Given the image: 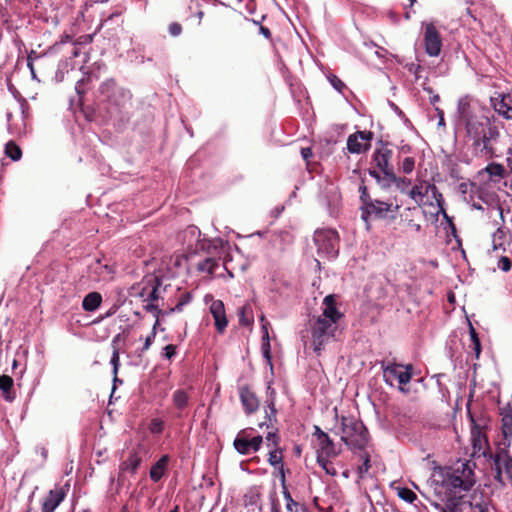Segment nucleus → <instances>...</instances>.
<instances>
[{
	"mask_svg": "<svg viewBox=\"0 0 512 512\" xmlns=\"http://www.w3.org/2000/svg\"><path fill=\"white\" fill-rule=\"evenodd\" d=\"M459 120L464 124L467 135L481 155L491 157L494 153L491 141H495L500 133L493 125L487 113L470 96L461 97L457 104Z\"/></svg>",
	"mask_w": 512,
	"mask_h": 512,
	"instance_id": "nucleus-1",
	"label": "nucleus"
},
{
	"mask_svg": "<svg viewBox=\"0 0 512 512\" xmlns=\"http://www.w3.org/2000/svg\"><path fill=\"white\" fill-rule=\"evenodd\" d=\"M131 92L118 85L114 79L103 81L95 96L97 117L103 122L116 121L119 123L129 120L131 108ZM89 120L96 116L87 115Z\"/></svg>",
	"mask_w": 512,
	"mask_h": 512,
	"instance_id": "nucleus-2",
	"label": "nucleus"
},
{
	"mask_svg": "<svg viewBox=\"0 0 512 512\" xmlns=\"http://www.w3.org/2000/svg\"><path fill=\"white\" fill-rule=\"evenodd\" d=\"M361 219L368 224L370 220L395 219L400 204L394 201H383L372 198L367 187L362 183L359 186Z\"/></svg>",
	"mask_w": 512,
	"mask_h": 512,
	"instance_id": "nucleus-3",
	"label": "nucleus"
},
{
	"mask_svg": "<svg viewBox=\"0 0 512 512\" xmlns=\"http://www.w3.org/2000/svg\"><path fill=\"white\" fill-rule=\"evenodd\" d=\"M474 465L465 461L449 469L444 476L443 485L454 495L468 492L476 483Z\"/></svg>",
	"mask_w": 512,
	"mask_h": 512,
	"instance_id": "nucleus-4",
	"label": "nucleus"
},
{
	"mask_svg": "<svg viewBox=\"0 0 512 512\" xmlns=\"http://www.w3.org/2000/svg\"><path fill=\"white\" fill-rule=\"evenodd\" d=\"M341 440L353 451H364L369 442V433L359 419L353 416H342Z\"/></svg>",
	"mask_w": 512,
	"mask_h": 512,
	"instance_id": "nucleus-5",
	"label": "nucleus"
},
{
	"mask_svg": "<svg viewBox=\"0 0 512 512\" xmlns=\"http://www.w3.org/2000/svg\"><path fill=\"white\" fill-rule=\"evenodd\" d=\"M338 325H333L323 319L312 317L309 320V333L313 351L319 356L325 346L335 339Z\"/></svg>",
	"mask_w": 512,
	"mask_h": 512,
	"instance_id": "nucleus-6",
	"label": "nucleus"
},
{
	"mask_svg": "<svg viewBox=\"0 0 512 512\" xmlns=\"http://www.w3.org/2000/svg\"><path fill=\"white\" fill-rule=\"evenodd\" d=\"M510 446L509 442L499 444L492 456L495 471L494 479L502 487L505 486L503 474L507 476L512 486V456L509 452Z\"/></svg>",
	"mask_w": 512,
	"mask_h": 512,
	"instance_id": "nucleus-7",
	"label": "nucleus"
},
{
	"mask_svg": "<svg viewBox=\"0 0 512 512\" xmlns=\"http://www.w3.org/2000/svg\"><path fill=\"white\" fill-rule=\"evenodd\" d=\"M314 242L320 256L335 259L339 253V235L334 229H319L314 233Z\"/></svg>",
	"mask_w": 512,
	"mask_h": 512,
	"instance_id": "nucleus-8",
	"label": "nucleus"
},
{
	"mask_svg": "<svg viewBox=\"0 0 512 512\" xmlns=\"http://www.w3.org/2000/svg\"><path fill=\"white\" fill-rule=\"evenodd\" d=\"M201 232L197 226L190 225L182 232V240L187 246V253L197 254L200 251L211 254V249H216L210 240L201 239Z\"/></svg>",
	"mask_w": 512,
	"mask_h": 512,
	"instance_id": "nucleus-9",
	"label": "nucleus"
},
{
	"mask_svg": "<svg viewBox=\"0 0 512 512\" xmlns=\"http://www.w3.org/2000/svg\"><path fill=\"white\" fill-rule=\"evenodd\" d=\"M382 369L385 382L389 385H392L393 380H397L401 385H406L412 379L413 367L411 364L388 363L384 365L382 363Z\"/></svg>",
	"mask_w": 512,
	"mask_h": 512,
	"instance_id": "nucleus-10",
	"label": "nucleus"
},
{
	"mask_svg": "<svg viewBox=\"0 0 512 512\" xmlns=\"http://www.w3.org/2000/svg\"><path fill=\"white\" fill-rule=\"evenodd\" d=\"M423 40L425 52L430 57H437L441 53L442 38L436 26L432 22H422Z\"/></svg>",
	"mask_w": 512,
	"mask_h": 512,
	"instance_id": "nucleus-11",
	"label": "nucleus"
},
{
	"mask_svg": "<svg viewBox=\"0 0 512 512\" xmlns=\"http://www.w3.org/2000/svg\"><path fill=\"white\" fill-rule=\"evenodd\" d=\"M313 436L316 438V458L323 460L324 457H337L340 454V448L319 426L314 427Z\"/></svg>",
	"mask_w": 512,
	"mask_h": 512,
	"instance_id": "nucleus-12",
	"label": "nucleus"
},
{
	"mask_svg": "<svg viewBox=\"0 0 512 512\" xmlns=\"http://www.w3.org/2000/svg\"><path fill=\"white\" fill-rule=\"evenodd\" d=\"M88 273L94 281H108L113 278L115 268L105 259L95 258L88 265Z\"/></svg>",
	"mask_w": 512,
	"mask_h": 512,
	"instance_id": "nucleus-13",
	"label": "nucleus"
},
{
	"mask_svg": "<svg viewBox=\"0 0 512 512\" xmlns=\"http://www.w3.org/2000/svg\"><path fill=\"white\" fill-rule=\"evenodd\" d=\"M371 131H357L350 134L347 139V149L352 154H360L370 149Z\"/></svg>",
	"mask_w": 512,
	"mask_h": 512,
	"instance_id": "nucleus-14",
	"label": "nucleus"
},
{
	"mask_svg": "<svg viewBox=\"0 0 512 512\" xmlns=\"http://www.w3.org/2000/svg\"><path fill=\"white\" fill-rule=\"evenodd\" d=\"M392 155V150L387 145H382L380 148L375 149L372 155V164L383 173L382 177H388V174L394 172L393 165L391 164Z\"/></svg>",
	"mask_w": 512,
	"mask_h": 512,
	"instance_id": "nucleus-15",
	"label": "nucleus"
},
{
	"mask_svg": "<svg viewBox=\"0 0 512 512\" xmlns=\"http://www.w3.org/2000/svg\"><path fill=\"white\" fill-rule=\"evenodd\" d=\"M369 175L373 177L382 188H389L393 183L402 193L407 192L408 187L411 185L410 179L396 176L394 172L388 174V177H381L377 170L369 169Z\"/></svg>",
	"mask_w": 512,
	"mask_h": 512,
	"instance_id": "nucleus-16",
	"label": "nucleus"
},
{
	"mask_svg": "<svg viewBox=\"0 0 512 512\" xmlns=\"http://www.w3.org/2000/svg\"><path fill=\"white\" fill-rule=\"evenodd\" d=\"M319 319H323L333 325H338L343 314L336 307V300L333 294H329L323 299V310L322 313L316 316Z\"/></svg>",
	"mask_w": 512,
	"mask_h": 512,
	"instance_id": "nucleus-17",
	"label": "nucleus"
},
{
	"mask_svg": "<svg viewBox=\"0 0 512 512\" xmlns=\"http://www.w3.org/2000/svg\"><path fill=\"white\" fill-rule=\"evenodd\" d=\"M160 285V280L157 277H153L137 287H132V290H138L135 295L144 298V301L155 302L159 299L158 289Z\"/></svg>",
	"mask_w": 512,
	"mask_h": 512,
	"instance_id": "nucleus-18",
	"label": "nucleus"
},
{
	"mask_svg": "<svg viewBox=\"0 0 512 512\" xmlns=\"http://www.w3.org/2000/svg\"><path fill=\"white\" fill-rule=\"evenodd\" d=\"M263 443L261 435L254 436L249 439L235 438L233 445L236 451L241 455H248L252 452H257Z\"/></svg>",
	"mask_w": 512,
	"mask_h": 512,
	"instance_id": "nucleus-19",
	"label": "nucleus"
},
{
	"mask_svg": "<svg viewBox=\"0 0 512 512\" xmlns=\"http://www.w3.org/2000/svg\"><path fill=\"white\" fill-rule=\"evenodd\" d=\"M210 313L213 316L217 332L224 333L228 326L224 303L221 300H214L210 305Z\"/></svg>",
	"mask_w": 512,
	"mask_h": 512,
	"instance_id": "nucleus-20",
	"label": "nucleus"
},
{
	"mask_svg": "<svg viewBox=\"0 0 512 512\" xmlns=\"http://www.w3.org/2000/svg\"><path fill=\"white\" fill-rule=\"evenodd\" d=\"M261 497L262 493L259 486H252L245 492L243 495V505L248 512L256 510L262 512Z\"/></svg>",
	"mask_w": 512,
	"mask_h": 512,
	"instance_id": "nucleus-21",
	"label": "nucleus"
},
{
	"mask_svg": "<svg viewBox=\"0 0 512 512\" xmlns=\"http://www.w3.org/2000/svg\"><path fill=\"white\" fill-rule=\"evenodd\" d=\"M66 493L62 487H56L49 491L42 501V512H54L65 499Z\"/></svg>",
	"mask_w": 512,
	"mask_h": 512,
	"instance_id": "nucleus-22",
	"label": "nucleus"
},
{
	"mask_svg": "<svg viewBox=\"0 0 512 512\" xmlns=\"http://www.w3.org/2000/svg\"><path fill=\"white\" fill-rule=\"evenodd\" d=\"M239 396L241 404L247 414H252L258 410L259 400L248 386L240 388Z\"/></svg>",
	"mask_w": 512,
	"mask_h": 512,
	"instance_id": "nucleus-23",
	"label": "nucleus"
},
{
	"mask_svg": "<svg viewBox=\"0 0 512 512\" xmlns=\"http://www.w3.org/2000/svg\"><path fill=\"white\" fill-rule=\"evenodd\" d=\"M142 448L138 446L137 448H133L127 457L121 464L120 470L122 472H129L131 474H135L142 463Z\"/></svg>",
	"mask_w": 512,
	"mask_h": 512,
	"instance_id": "nucleus-24",
	"label": "nucleus"
},
{
	"mask_svg": "<svg viewBox=\"0 0 512 512\" xmlns=\"http://www.w3.org/2000/svg\"><path fill=\"white\" fill-rule=\"evenodd\" d=\"M502 434L504 442H512V407L508 404L502 409Z\"/></svg>",
	"mask_w": 512,
	"mask_h": 512,
	"instance_id": "nucleus-25",
	"label": "nucleus"
},
{
	"mask_svg": "<svg viewBox=\"0 0 512 512\" xmlns=\"http://www.w3.org/2000/svg\"><path fill=\"white\" fill-rule=\"evenodd\" d=\"M431 191L435 193L437 187L434 184H426L425 187L422 185H414L407 193L408 196L414 200L418 205H421L424 197Z\"/></svg>",
	"mask_w": 512,
	"mask_h": 512,
	"instance_id": "nucleus-26",
	"label": "nucleus"
},
{
	"mask_svg": "<svg viewBox=\"0 0 512 512\" xmlns=\"http://www.w3.org/2000/svg\"><path fill=\"white\" fill-rule=\"evenodd\" d=\"M169 463V456L162 455L150 469L149 475L153 482H158L164 476Z\"/></svg>",
	"mask_w": 512,
	"mask_h": 512,
	"instance_id": "nucleus-27",
	"label": "nucleus"
},
{
	"mask_svg": "<svg viewBox=\"0 0 512 512\" xmlns=\"http://www.w3.org/2000/svg\"><path fill=\"white\" fill-rule=\"evenodd\" d=\"M508 101H512L510 95L502 96L501 99H492L495 111L502 115L505 119H510V114L512 112V105Z\"/></svg>",
	"mask_w": 512,
	"mask_h": 512,
	"instance_id": "nucleus-28",
	"label": "nucleus"
},
{
	"mask_svg": "<svg viewBox=\"0 0 512 512\" xmlns=\"http://www.w3.org/2000/svg\"><path fill=\"white\" fill-rule=\"evenodd\" d=\"M102 303V295L99 292H89L82 300V308L86 312H94Z\"/></svg>",
	"mask_w": 512,
	"mask_h": 512,
	"instance_id": "nucleus-29",
	"label": "nucleus"
},
{
	"mask_svg": "<svg viewBox=\"0 0 512 512\" xmlns=\"http://www.w3.org/2000/svg\"><path fill=\"white\" fill-rule=\"evenodd\" d=\"M219 261V258L206 256L205 258L197 262L196 269L201 273H207L209 275H212L214 274L215 270L219 267Z\"/></svg>",
	"mask_w": 512,
	"mask_h": 512,
	"instance_id": "nucleus-30",
	"label": "nucleus"
},
{
	"mask_svg": "<svg viewBox=\"0 0 512 512\" xmlns=\"http://www.w3.org/2000/svg\"><path fill=\"white\" fill-rule=\"evenodd\" d=\"M507 233L503 228H498L492 235V254L505 252Z\"/></svg>",
	"mask_w": 512,
	"mask_h": 512,
	"instance_id": "nucleus-31",
	"label": "nucleus"
},
{
	"mask_svg": "<svg viewBox=\"0 0 512 512\" xmlns=\"http://www.w3.org/2000/svg\"><path fill=\"white\" fill-rule=\"evenodd\" d=\"M262 343H261V351L262 355L267 363L272 368V357H271V346H270V338L267 329V325H262Z\"/></svg>",
	"mask_w": 512,
	"mask_h": 512,
	"instance_id": "nucleus-32",
	"label": "nucleus"
},
{
	"mask_svg": "<svg viewBox=\"0 0 512 512\" xmlns=\"http://www.w3.org/2000/svg\"><path fill=\"white\" fill-rule=\"evenodd\" d=\"M13 379L10 376H0V391L4 399L8 402H12L15 399V394L12 392Z\"/></svg>",
	"mask_w": 512,
	"mask_h": 512,
	"instance_id": "nucleus-33",
	"label": "nucleus"
},
{
	"mask_svg": "<svg viewBox=\"0 0 512 512\" xmlns=\"http://www.w3.org/2000/svg\"><path fill=\"white\" fill-rule=\"evenodd\" d=\"M120 338H121V335L120 334H117L116 336H114V338L112 339V342H111V346H112V356H111V359H110V364L112 365V372H113V375H118V370H119V367H120V356H119V347H118V342L120 341Z\"/></svg>",
	"mask_w": 512,
	"mask_h": 512,
	"instance_id": "nucleus-34",
	"label": "nucleus"
},
{
	"mask_svg": "<svg viewBox=\"0 0 512 512\" xmlns=\"http://www.w3.org/2000/svg\"><path fill=\"white\" fill-rule=\"evenodd\" d=\"M189 400V394L187 393V391L183 389H178L173 393V404L179 410H183L184 408H186L188 406Z\"/></svg>",
	"mask_w": 512,
	"mask_h": 512,
	"instance_id": "nucleus-35",
	"label": "nucleus"
},
{
	"mask_svg": "<svg viewBox=\"0 0 512 512\" xmlns=\"http://www.w3.org/2000/svg\"><path fill=\"white\" fill-rule=\"evenodd\" d=\"M268 462L275 469L284 466L282 450L280 447H273V449L269 451Z\"/></svg>",
	"mask_w": 512,
	"mask_h": 512,
	"instance_id": "nucleus-36",
	"label": "nucleus"
},
{
	"mask_svg": "<svg viewBox=\"0 0 512 512\" xmlns=\"http://www.w3.org/2000/svg\"><path fill=\"white\" fill-rule=\"evenodd\" d=\"M5 154L13 161H18L22 157L20 147L13 141H9L5 145Z\"/></svg>",
	"mask_w": 512,
	"mask_h": 512,
	"instance_id": "nucleus-37",
	"label": "nucleus"
},
{
	"mask_svg": "<svg viewBox=\"0 0 512 512\" xmlns=\"http://www.w3.org/2000/svg\"><path fill=\"white\" fill-rule=\"evenodd\" d=\"M282 495L284 497V500L286 502V510L288 512H299V507L301 506L299 502L295 501L292 498L291 493L288 490V487H284V490H282Z\"/></svg>",
	"mask_w": 512,
	"mask_h": 512,
	"instance_id": "nucleus-38",
	"label": "nucleus"
},
{
	"mask_svg": "<svg viewBox=\"0 0 512 512\" xmlns=\"http://www.w3.org/2000/svg\"><path fill=\"white\" fill-rule=\"evenodd\" d=\"M492 256L497 258V268L503 272H508L512 267V259L510 256L502 255L501 252L495 253Z\"/></svg>",
	"mask_w": 512,
	"mask_h": 512,
	"instance_id": "nucleus-39",
	"label": "nucleus"
},
{
	"mask_svg": "<svg viewBox=\"0 0 512 512\" xmlns=\"http://www.w3.org/2000/svg\"><path fill=\"white\" fill-rule=\"evenodd\" d=\"M157 325H158V320L155 322L150 334L145 338L143 347L136 351V353L139 357L142 356L143 353H145L151 347L152 343L154 342V339L156 337V326Z\"/></svg>",
	"mask_w": 512,
	"mask_h": 512,
	"instance_id": "nucleus-40",
	"label": "nucleus"
},
{
	"mask_svg": "<svg viewBox=\"0 0 512 512\" xmlns=\"http://www.w3.org/2000/svg\"><path fill=\"white\" fill-rule=\"evenodd\" d=\"M333 457H324L323 460L316 458L317 464L325 471L327 475L335 476L337 471L331 463Z\"/></svg>",
	"mask_w": 512,
	"mask_h": 512,
	"instance_id": "nucleus-41",
	"label": "nucleus"
},
{
	"mask_svg": "<svg viewBox=\"0 0 512 512\" xmlns=\"http://www.w3.org/2000/svg\"><path fill=\"white\" fill-rule=\"evenodd\" d=\"M415 168V158L411 156H406L402 161H399V169L404 174H410L413 172Z\"/></svg>",
	"mask_w": 512,
	"mask_h": 512,
	"instance_id": "nucleus-42",
	"label": "nucleus"
},
{
	"mask_svg": "<svg viewBox=\"0 0 512 512\" xmlns=\"http://www.w3.org/2000/svg\"><path fill=\"white\" fill-rule=\"evenodd\" d=\"M484 171L491 177H502L504 173V168L501 164L490 163L485 167Z\"/></svg>",
	"mask_w": 512,
	"mask_h": 512,
	"instance_id": "nucleus-43",
	"label": "nucleus"
},
{
	"mask_svg": "<svg viewBox=\"0 0 512 512\" xmlns=\"http://www.w3.org/2000/svg\"><path fill=\"white\" fill-rule=\"evenodd\" d=\"M361 459L363 460V463L358 467V475L360 478H364L365 474L370 469V456L368 453L364 452L361 455Z\"/></svg>",
	"mask_w": 512,
	"mask_h": 512,
	"instance_id": "nucleus-44",
	"label": "nucleus"
},
{
	"mask_svg": "<svg viewBox=\"0 0 512 512\" xmlns=\"http://www.w3.org/2000/svg\"><path fill=\"white\" fill-rule=\"evenodd\" d=\"M248 307L242 306L238 309L239 323L242 326H248L252 323L253 319L251 316L247 315Z\"/></svg>",
	"mask_w": 512,
	"mask_h": 512,
	"instance_id": "nucleus-45",
	"label": "nucleus"
},
{
	"mask_svg": "<svg viewBox=\"0 0 512 512\" xmlns=\"http://www.w3.org/2000/svg\"><path fill=\"white\" fill-rule=\"evenodd\" d=\"M327 78L335 90H337L340 93H343V90L346 88V85L340 78H338L334 74H330Z\"/></svg>",
	"mask_w": 512,
	"mask_h": 512,
	"instance_id": "nucleus-46",
	"label": "nucleus"
},
{
	"mask_svg": "<svg viewBox=\"0 0 512 512\" xmlns=\"http://www.w3.org/2000/svg\"><path fill=\"white\" fill-rule=\"evenodd\" d=\"M164 429V422L161 419L154 418L149 424V430L153 434H161Z\"/></svg>",
	"mask_w": 512,
	"mask_h": 512,
	"instance_id": "nucleus-47",
	"label": "nucleus"
},
{
	"mask_svg": "<svg viewBox=\"0 0 512 512\" xmlns=\"http://www.w3.org/2000/svg\"><path fill=\"white\" fill-rule=\"evenodd\" d=\"M398 495L401 499L408 503H413L417 499L416 494L408 488L400 489Z\"/></svg>",
	"mask_w": 512,
	"mask_h": 512,
	"instance_id": "nucleus-48",
	"label": "nucleus"
},
{
	"mask_svg": "<svg viewBox=\"0 0 512 512\" xmlns=\"http://www.w3.org/2000/svg\"><path fill=\"white\" fill-rule=\"evenodd\" d=\"M176 354V346L173 345V344H169V345H166L164 348H163V357H165L166 359L170 360L172 359Z\"/></svg>",
	"mask_w": 512,
	"mask_h": 512,
	"instance_id": "nucleus-49",
	"label": "nucleus"
},
{
	"mask_svg": "<svg viewBox=\"0 0 512 512\" xmlns=\"http://www.w3.org/2000/svg\"><path fill=\"white\" fill-rule=\"evenodd\" d=\"M276 414H277V410L275 408V403L273 400H269L267 401V410H266V415L269 419V421L272 420V418H276Z\"/></svg>",
	"mask_w": 512,
	"mask_h": 512,
	"instance_id": "nucleus-50",
	"label": "nucleus"
},
{
	"mask_svg": "<svg viewBox=\"0 0 512 512\" xmlns=\"http://www.w3.org/2000/svg\"><path fill=\"white\" fill-rule=\"evenodd\" d=\"M146 304L144 305V309L147 312L153 313L157 318L161 312V310L158 308V305H156L154 302L151 301H145Z\"/></svg>",
	"mask_w": 512,
	"mask_h": 512,
	"instance_id": "nucleus-51",
	"label": "nucleus"
},
{
	"mask_svg": "<svg viewBox=\"0 0 512 512\" xmlns=\"http://www.w3.org/2000/svg\"><path fill=\"white\" fill-rule=\"evenodd\" d=\"M266 441L271 443L275 448L279 447L280 437L276 432H269L266 436Z\"/></svg>",
	"mask_w": 512,
	"mask_h": 512,
	"instance_id": "nucleus-52",
	"label": "nucleus"
},
{
	"mask_svg": "<svg viewBox=\"0 0 512 512\" xmlns=\"http://www.w3.org/2000/svg\"><path fill=\"white\" fill-rule=\"evenodd\" d=\"M169 33L173 37H177L182 33V26L178 22H172L169 25Z\"/></svg>",
	"mask_w": 512,
	"mask_h": 512,
	"instance_id": "nucleus-53",
	"label": "nucleus"
},
{
	"mask_svg": "<svg viewBox=\"0 0 512 512\" xmlns=\"http://www.w3.org/2000/svg\"><path fill=\"white\" fill-rule=\"evenodd\" d=\"M276 470L278 472L279 480L281 483V488H282V490H284V487H287L285 468H284V466H281V467L277 468Z\"/></svg>",
	"mask_w": 512,
	"mask_h": 512,
	"instance_id": "nucleus-54",
	"label": "nucleus"
},
{
	"mask_svg": "<svg viewBox=\"0 0 512 512\" xmlns=\"http://www.w3.org/2000/svg\"><path fill=\"white\" fill-rule=\"evenodd\" d=\"M20 108H21L22 118H23L24 121H26L30 117V115H29V105H28L26 100H22L20 102Z\"/></svg>",
	"mask_w": 512,
	"mask_h": 512,
	"instance_id": "nucleus-55",
	"label": "nucleus"
},
{
	"mask_svg": "<svg viewBox=\"0 0 512 512\" xmlns=\"http://www.w3.org/2000/svg\"><path fill=\"white\" fill-rule=\"evenodd\" d=\"M424 91L431 95L429 100L432 105H435L437 102L440 101V96L438 94H434L432 88L424 87Z\"/></svg>",
	"mask_w": 512,
	"mask_h": 512,
	"instance_id": "nucleus-56",
	"label": "nucleus"
},
{
	"mask_svg": "<svg viewBox=\"0 0 512 512\" xmlns=\"http://www.w3.org/2000/svg\"><path fill=\"white\" fill-rule=\"evenodd\" d=\"M412 152V147L409 144L401 143L398 147V153L400 155H408Z\"/></svg>",
	"mask_w": 512,
	"mask_h": 512,
	"instance_id": "nucleus-57",
	"label": "nucleus"
},
{
	"mask_svg": "<svg viewBox=\"0 0 512 512\" xmlns=\"http://www.w3.org/2000/svg\"><path fill=\"white\" fill-rule=\"evenodd\" d=\"M75 90H76V93L80 96L85 94V79L84 78H82L81 80L76 82Z\"/></svg>",
	"mask_w": 512,
	"mask_h": 512,
	"instance_id": "nucleus-58",
	"label": "nucleus"
},
{
	"mask_svg": "<svg viewBox=\"0 0 512 512\" xmlns=\"http://www.w3.org/2000/svg\"><path fill=\"white\" fill-rule=\"evenodd\" d=\"M271 499V512H282L278 500L275 494L270 496Z\"/></svg>",
	"mask_w": 512,
	"mask_h": 512,
	"instance_id": "nucleus-59",
	"label": "nucleus"
},
{
	"mask_svg": "<svg viewBox=\"0 0 512 512\" xmlns=\"http://www.w3.org/2000/svg\"><path fill=\"white\" fill-rule=\"evenodd\" d=\"M253 431V428H246L238 432L236 438L240 439H249L251 437V432Z\"/></svg>",
	"mask_w": 512,
	"mask_h": 512,
	"instance_id": "nucleus-60",
	"label": "nucleus"
},
{
	"mask_svg": "<svg viewBox=\"0 0 512 512\" xmlns=\"http://www.w3.org/2000/svg\"><path fill=\"white\" fill-rule=\"evenodd\" d=\"M81 48L78 43L73 42L70 50L71 58H76L80 55Z\"/></svg>",
	"mask_w": 512,
	"mask_h": 512,
	"instance_id": "nucleus-61",
	"label": "nucleus"
},
{
	"mask_svg": "<svg viewBox=\"0 0 512 512\" xmlns=\"http://www.w3.org/2000/svg\"><path fill=\"white\" fill-rule=\"evenodd\" d=\"M116 311H117V306H116V305H114V306H113V307H111V308H110V309H109V310H108V311H107L103 316H100V317L95 321V323H98V322L102 321L103 319L108 318V317H110V316L114 315V314L116 313Z\"/></svg>",
	"mask_w": 512,
	"mask_h": 512,
	"instance_id": "nucleus-62",
	"label": "nucleus"
},
{
	"mask_svg": "<svg viewBox=\"0 0 512 512\" xmlns=\"http://www.w3.org/2000/svg\"><path fill=\"white\" fill-rule=\"evenodd\" d=\"M448 168L450 175H460L459 167L455 162H449Z\"/></svg>",
	"mask_w": 512,
	"mask_h": 512,
	"instance_id": "nucleus-63",
	"label": "nucleus"
},
{
	"mask_svg": "<svg viewBox=\"0 0 512 512\" xmlns=\"http://www.w3.org/2000/svg\"><path fill=\"white\" fill-rule=\"evenodd\" d=\"M301 155L304 160L308 161L312 157V149L310 147L301 148Z\"/></svg>",
	"mask_w": 512,
	"mask_h": 512,
	"instance_id": "nucleus-64",
	"label": "nucleus"
}]
</instances>
